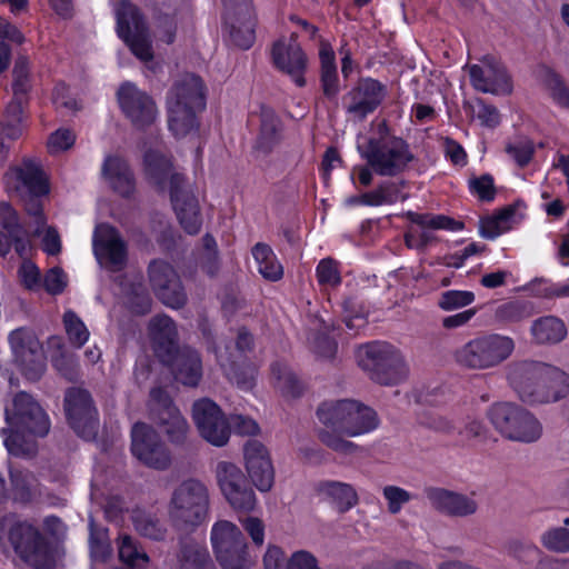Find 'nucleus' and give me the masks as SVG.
Returning a JSON list of instances; mask_svg holds the SVG:
<instances>
[{"mask_svg": "<svg viewBox=\"0 0 569 569\" xmlns=\"http://www.w3.org/2000/svg\"><path fill=\"white\" fill-rule=\"evenodd\" d=\"M150 280L159 299L171 308H180L186 302V293L170 264L153 261L149 267Z\"/></svg>", "mask_w": 569, "mask_h": 569, "instance_id": "nucleus-28", "label": "nucleus"}, {"mask_svg": "<svg viewBox=\"0 0 569 569\" xmlns=\"http://www.w3.org/2000/svg\"><path fill=\"white\" fill-rule=\"evenodd\" d=\"M516 349L515 340L501 333H482L468 340L453 353L456 362L471 370H490L507 361Z\"/></svg>", "mask_w": 569, "mask_h": 569, "instance_id": "nucleus-8", "label": "nucleus"}, {"mask_svg": "<svg viewBox=\"0 0 569 569\" xmlns=\"http://www.w3.org/2000/svg\"><path fill=\"white\" fill-rule=\"evenodd\" d=\"M194 423L201 437L216 447L224 446L230 437V429L221 409L209 399L194 402L192 409Z\"/></svg>", "mask_w": 569, "mask_h": 569, "instance_id": "nucleus-23", "label": "nucleus"}, {"mask_svg": "<svg viewBox=\"0 0 569 569\" xmlns=\"http://www.w3.org/2000/svg\"><path fill=\"white\" fill-rule=\"evenodd\" d=\"M93 254L98 263L109 270L117 271L127 262V244L116 228L110 224H98L92 237Z\"/></svg>", "mask_w": 569, "mask_h": 569, "instance_id": "nucleus-20", "label": "nucleus"}, {"mask_svg": "<svg viewBox=\"0 0 569 569\" xmlns=\"http://www.w3.org/2000/svg\"><path fill=\"white\" fill-rule=\"evenodd\" d=\"M150 411L171 442H181L186 438L188 423L163 389L151 390Z\"/></svg>", "mask_w": 569, "mask_h": 569, "instance_id": "nucleus-26", "label": "nucleus"}, {"mask_svg": "<svg viewBox=\"0 0 569 569\" xmlns=\"http://www.w3.org/2000/svg\"><path fill=\"white\" fill-rule=\"evenodd\" d=\"M207 551L198 546L186 549L182 553L181 569H209Z\"/></svg>", "mask_w": 569, "mask_h": 569, "instance_id": "nucleus-61", "label": "nucleus"}, {"mask_svg": "<svg viewBox=\"0 0 569 569\" xmlns=\"http://www.w3.org/2000/svg\"><path fill=\"white\" fill-rule=\"evenodd\" d=\"M131 451L146 466L163 470L171 458L156 431L143 422H137L131 430Z\"/></svg>", "mask_w": 569, "mask_h": 569, "instance_id": "nucleus-19", "label": "nucleus"}, {"mask_svg": "<svg viewBox=\"0 0 569 569\" xmlns=\"http://www.w3.org/2000/svg\"><path fill=\"white\" fill-rule=\"evenodd\" d=\"M118 552L120 560L128 569H147L149 558L138 549L131 537L127 535L119 537Z\"/></svg>", "mask_w": 569, "mask_h": 569, "instance_id": "nucleus-41", "label": "nucleus"}, {"mask_svg": "<svg viewBox=\"0 0 569 569\" xmlns=\"http://www.w3.org/2000/svg\"><path fill=\"white\" fill-rule=\"evenodd\" d=\"M252 256L258 264L260 274L269 281H278L283 276L282 264L279 262L272 249L263 243H257L252 249Z\"/></svg>", "mask_w": 569, "mask_h": 569, "instance_id": "nucleus-38", "label": "nucleus"}, {"mask_svg": "<svg viewBox=\"0 0 569 569\" xmlns=\"http://www.w3.org/2000/svg\"><path fill=\"white\" fill-rule=\"evenodd\" d=\"M511 210H505L496 216L483 218L480 220V234L487 239H495L509 230Z\"/></svg>", "mask_w": 569, "mask_h": 569, "instance_id": "nucleus-42", "label": "nucleus"}, {"mask_svg": "<svg viewBox=\"0 0 569 569\" xmlns=\"http://www.w3.org/2000/svg\"><path fill=\"white\" fill-rule=\"evenodd\" d=\"M149 336L153 343L154 352L161 361H167L166 358L171 357L177 350V329L169 317L157 316L152 318L149 325Z\"/></svg>", "mask_w": 569, "mask_h": 569, "instance_id": "nucleus-33", "label": "nucleus"}, {"mask_svg": "<svg viewBox=\"0 0 569 569\" xmlns=\"http://www.w3.org/2000/svg\"><path fill=\"white\" fill-rule=\"evenodd\" d=\"M386 96L385 87L373 79H365L347 97V112L352 120L360 121L373 112Z\"/></svg>", "mask_w": 569, "mask_h": 569, "instance_id": "nucleus-27", "label": "nucleus"}, {"mask_svg": "<svg viewBox=\"0 0 569 569\" xmlns=\"http://www.w3.org/2000/svg\"><path fill=\"white\" fill-rule=\"evenodd\" d=\"M7 427L1 430L3 445L11 456L30 457L37 450L36 437L49 432L48 415L33 397L24 391L11 393L4 400Z\"/></svg>", "mask_w": 569, "mask_h": 569, "instance_id": "nucleus-2", "label": "nucleus"}, {"mask_svg": "<svg viewBox=\"0 0 569 569\" xmlns=\"http://www.w3.org/2000/svg\"><path fill=\"white\" fill-rule=\"evenodd\" d=\"M403 189L405 182H387L360 197L350 198L347 202L371 207L390 206L408 198Z\"/></svg>", "mask_w": 569, "mask_h": 569, "instance_id": "nucleus-35", "label": "nucleus"}, {"mask_svg": "<svg viewBox=\"0 0 569 569\" xmlns=\"http://www.w3.org/2000/svg\"><path fill=\"white\" fill-rule=\"evenodd\" d=\"M37 228L34 234L42 236L41 248L49 256H56L61 251V240L59 233L52 228H44V219L42 214L33 216Z\"/></svg>", "mask_w": 569, "mask_h": 569, "instance_id": "nucleus-44", "label": "nucleus"}, {"mask_svg": "<svg viewBox=\"0 0 569 569\" xmlns=\"http://www.w3.org/2000/svg\"><path fill=\"white\" fill-rule=\"evenodd\" d=\"M317 415L325 427L319 433L320 440L342 455H355L361 450L358 445L343 437H358L378 427L376 412L355 400L325 402Z\"/></svg>", "mask_w": 569, "mask_h": 569, "instance_id": "nucleus-1", "label": "nucleus"}, {"mask_svg": "<svg viewBox=\"0 0 569 569\" xmlns=\"http://www.w3.org/2000/svg\"><path fill=\"white\" fill-rule=\"evenodd\" d=\"M468 72L472 87L478 91L498 96L512 92L511 77L506 67L495 57L482 58L480 63L469 66Z\"/></svg>", "mask_w": 569, "mask_h": 569, "instance_id": "nucleus-18", "label": "nucleus"}, {"mask_svg": "<svg viewBox=\"0 0 569 569\" xmlns=\"http://www.w3.org/2000/svg\"><path fill=\"white\" fill-rule=\"evenodd\" d=\"M316 274L319 283L326 287L333 288L341 282L338 266L331 259L321 260L317 266Z\"/></svg>", "mask_w": 569, "mask_h": 569, "instance_id": "nucleus-56", "label": "nucleus"}, {"mask_svg": "<svg viewBox=\"0 0 569 569\" xmlns=\"http://www.w3.org/2000/svg\"><path fill=\"white\" fill-rule=\"evenodd\" d=\"M506 552L508 556L523 563L532 562L541 553L537 546L522 540L509 541L506 546Z\"/></svg>", "mask_w": 569, "mask_h": 569, "instance_id": "nucleus-46", "label": "nucleus"}, {"mask_svg": "<svg viewBox=\"0 0 569 569\" xmlns=\"http://www.w3.org/2000/svg\"><path fill=\"white\" fill-rule=\"evenodd\" d=\"M117 96L120 109L134 127L144 128L156 121L158 110L153 99L134 83H122Z\"/></svg>", "mask_w": 569, "mask_h": 569, "instance_id": "nucleus-22", "label": "nucleus"}, {"mask_svg": "<svg viewBox=\"0 0 569 569\" xmlns=\"http://www.w3.org/2000/svg\"><path fill=\"white\" fill-rule=\"evenodd\" d=\"M176 380L186 386H197L202 377V363L197 351L191 349L176 350L166 358Z\"/></svg>", "mask_w": 569, "mask_h": 569, "instance_id": "nucleus-32", "label": "nucleus"}, {"mask_svg": "<svg viewBox=\"0 0 569 569\" xmlns=\"http://www.w3.org/2000/svg\"><path fill=\"white\" fill-rule=\"evenodd\" d=\"M241 526L251 538L252 542L260 547L264 542L266 527L258 517H246L240 520Z\"/></svg>", "mask_w": 569, "mask_h": 569, "instance_id": "nucleus-64", "label": "nucleus"}, {"mask_svg": "<svg viewBox=\"0 0 569 569\" xmlns=\"http://www.w3.org/2000/svg\"><path fill=\"white\" fill-rule=\"evenodd\" d=\"M358 365L370 373L373 381L393 386L408 377V366L401 353L385 342L365 345L357 350Z\"/></svg>", "mask_w": 569, "mask_h": 569, "instance_id": "nucleus-11", "label": "nucleus"}, {"mask_svg": "<svg viewBox=\"0 0 569 569\" xmlns=\"http://www.w3.org/2000/svg\"><path fill=\"white\" fill-rule=\"evenodd\" d=\"M409 219L415 226L410 227L405 234V243L409 249L417 251L425 250L436 241L433 230H459L461 223L446 216L418 214L408 212Z\"/></svg>", "mask_w": 569, "mask_h": 569, "instance_id": "nucleus-24", "label": "nucleus"}, {"mask_svg": "<svg viewBox=\"0 0 569 569\" xmlns=\"http://www.w3.org/2000/svg\"><path fill=\"white\" fill-rule=\"evenodd\" d=\"M67 284L68 277L59 267L49 269L42 279V288L50 295L61 293Z\"/></svg>", "mask_w": 569, "mask_h": 569, "instance_id": "nucleus-59", "label": "nucleus"}, {"mask_svg": "<svg viewBox=\"0 0 569 569\" xmlns=\"http://www.w3.org/2000/svg\"><path fill=\"white\" fill-rule=\"evenodd\" d=\"M133 522L137 531H139L144 537L159 540L164 536V529L151 515L138 512L133 517Z\"/></svg>", "mask_w": 569, "mask_h": 569, "instance_id": "nucleus-49", "label": "nucleus"}, {"mask_svg": "<svg viewBox=\"0 0 569 569\" xmlns=\"http://www.w3.org/2000/svg\"><path fill=\"white\" fill-rule=\"evenodd\" d=\"M24 103L26 97H16L13 94V98L8 103L4 112V126L2 128L3 136L10 139H16L21 134Z\"/></svg>", "mask_w": 569, "mask_h": 569, "instance_id": "nucleus-39", "label": "nucleus"}, {"mask_svg": "<svg viewBox=\"0 0 569 569\" xmlns=\"http://www.w3.org/2000/svg\"><path fill=\"white\" fill-rule=\"evenodd\" d=\"M76 141L74 133L66 128H60L52 132L47 141L49 153L58 154L70 149Z\"/></svg>", "mask_w": 569, "mask_h": 569, "instance_id": "nucleus-55", "label": "nucleus"}, {"mask_svg": "<svg viewBox=\"0 0 569 569\" xmlns=\"http://www.w3.org/2000/svg\"><path fill=\"white\" fill-rule=\"evenodd\" d=\"M496 318L500 322H518L525 319L528 315L526 311V307L520 302H506L503 305H500L496 309L495 313Z\"/></svg>", "mask_w": 569, "mask_h": 569, "instance_id": "nucleus-60", "label": "nucleus"}, {"mask_svg": "<svg viewBox=\"0 0 569 569\" xmlns=\"http://www.w3.org/2000/svg\"><path fill=\"white\" fill-rule=\"evenodd\" d=\"M531 335L539 345H553L566 338L567 328L559 318L547 316L533 321L531 325Z\"/></svg>", "mask_w": 569, "mask_h": 569, "instance_id": "nucleus-36", "label": "nucleus"}, {"mask_svg": "<svg viewBox=\"0 0 569 569\" xmlns=\"http://www.w3.org/2000/svg\"><path fill=\"white\" fill-rule=\"evenodd\" d=\"M272 375L276 379V388L283 395L295 397L299 393L297 379L291 371L286 368L273 367Z\"/></svg>", "mask_w": 569, "mask_h": 569, "instance_id": "nucleus-57", "label": "nucleus"}, {"mask_svg": "<svg viewBox=\"0 0 569 569\" xmlns=\"http://www.w3.org/2000/svg\"><path fill=\"white\" fill-rule=\"evenodd\" d=\"M540 542L543 548L551 552H569V529L562 527L549 528L542 532Z\"/></svg>", "mask_w": 569, "mask_h": 569, "instance_id": "nucleus-43", "label": "nucleus"}, {"mask_svg": "<svg viewBox=\"0 0 569 569\" xmlns=\"http://www.w3.org/2000/svg\"><path fill=\"white\" fill-rule=\"evenodd\" d=\"M102 173L109 186L121 196H129L134 189L132 173L127 162L117 156L106 158Z\"/></svg>", "mask_w": 569, "mask_h": 569, "instance_id": "nucleus-34", "label": "nucleus"}, {"mask_svg": "<svg viewBox=\"0 0 569 569\" xmlns=\"http://www.w3.org/2000/svg\"><path fill=\"white\" fill-rule=\"evenodd\" d=\"M473 300L475 295L471 291L449 290L441 295L438 306L442 310L450 311L469 306Z\"/></svg>", "mask_w": 569, "mask_h": 569, "instance_id": "nucleus-50", "label": "nucleus"}, {"mask_svg": "<svg viewBox=\"0 0 569 569\" xmlns=\"http://www.w3.org/2000/svg\"><path fill=\"white\" fill-rule=\"evenodd\" d=\"M9 539L17 555L29 566L44 569L52 563V555L47 541L31 525H14L10 530Z\"/></svg>", "mask_w": 569, "mask_h": 569, "instance_id": "nucleus-16", "label": "nucleus"}, {"mask_svg": "<svg viewBox=\"0 0 569 569\" xmlns=\"http://www.w3.org/2000/svg\"><path fill=\"white\" fill-rule=\"evenodd\" d=\"M318 498L339 512H347L359 501L357 490L352 485L335 480H325L317 485Z\"/></svg>", "mask_w": 569, "mask_h": 569, "instance_id": "nucleus-31", "label": "nucleus"}, {"mask_svg": "<svg viewBox=\"0 0 569 569\" xmlns=\"http://www.w3.org/2000/svg\"><path fill=\"white\" fill-rule=\"evenodd\" d=\"M209 509L210 493L207 485L199 479L189 478L172 490L167 512L176 527L188 529L206 522Z\"/></svg>", "mask_w": 569, "mask_h": 569, "instance_id": "nucleus-7", "label": "nucleus"}, {"mask_svg": "<svg viewBox=\"0 0 569 569\" xmlns=\"http://www.w3.org/2000/svg\"><path fill=\"white\" fill-rule=\"evenodd\" d=\"M286 569H321L317 558L307 550H298L287 559Z\"/></svg>", "mask_w": 569, "mask_h": 569, "instance_id": "nucleus-62", "label": "nucleus"}, {"mask_svg": "<svg viewBox=\"0 0 569 569\" xmlns=\"http://www.w3.org/2000/svg\"><path fill=\"white\" fill-rule=\"evenodd\" d=\"M272 60L282 72L288 73L297 86L305 84L302 73L307 59L299 43L292 38L281 39L273 44Z\"/></svg>", "mask_w": 569, "mask_h": 569, "instance_id": "nucleus-29", "label": "nucleus"}, {"mask_svg": "<svg viewBox=\"0 0 569 569\" xmlns=\"http://www.w3.org/2000/svg\"><path fill=\"white\" fill-rule=\"evenodd\" d=\"M382 496L387 502V509L391 515H398L403 506L412 499V495L409 491L393 485L383 487Z\"/></svg>", "mask_w": 569, "mask_h": 569, "instance_id": "nucleus-45", "label": "nucleus"}, {"mask_svg": "<svg viewBox=\"0 0 569 569\" xmlns=\"http://www.w3.org/2000/svg\"><path fill=\"white\" fill-rule=\"evenodd\" d=\"M3 180L6 190L24 202L29 214L42 212L40 198L49 193L50 187L39 160L24 158L6 172Z\"/></svg>", "mask_w": 569, "mask_h": 569, "instance_id": "nucleus-10", "label": "nucleus"}, {"mask_svg": "<svg viewBox=\"0 0 569 569\" xmlns=\"http://www.w3.org/2000/svg\"><path fill=\"white\" fill-rule=\"evenodd\" d=\"M202 270L210 277L214 276L219 269L217 258V243L211 236L203 238V253L200 258Z\"/></svg>", "mask_w": 569, "mask_h": 569, "instance_id": "nucleus-58", "label": "nucleus"}, {"mask_svg": "<svg viewBox=\"0 0 569 569\" xmlns=\"http://www.w3.org/2000/svg\"><path fill=\"white\" fill-rule=\"evenodd\" d=\"M52 103L57 109L74 111L79 108L78 101L70 94L69 88L63 83H58L52 92Z\"/></svg>", "mask_w": 569, "mask_h": 569, "instance_id": "nucleus-63", "label": "nucleus"}, {"mask_svg": "<svg viewBox=\"0 0 569 569\" xmlns=\"http://www.w3.org/2000/svg\"><path fill=\"white\" fill-rule=\"evenodd\" d=\"M487 416L495 430L506 440L530 445L542 438L541 421L531 411L516 403H495Z\"/></svg>", "mask_w": 569, "mask_h": 569, "instance_id": "nucleus-9", "label": "nucleus"}, {"mask_svg": "<svg viewBox=\"0 0 569 569\" xmlns=\"http://www.w3.org/2000/svg\"><path fill=\"white\" fill-rule=\"evenodd\" d=\"M378 138L359 136L357 149L379 176H397L413 161L409 144L401 138L387 133L383 122L378 124Z\"/></svg>", "mask_w": 569, "mask_h": 569, "instance_id": "nucleus-6", "label": "nucleus"}, {"mask_svg": "<svg viewBox=\"0 0 569 569\" xmlns=\"http://www.w3.org/2000/svg\"><path fill=\"white\" fill-rule=\"evenodd\" d=\"M211 545L217 561L223 569H250L253 559L248 543L238 526L229 520H219L211 528Z\"/></svg>", "mask_w": 569, "mask_h": 569, "instance_id": "nucleus-12", "label": "nucleus"}, {"mask_svg": "<svg viewBox=\"0 0 569 569\" xmlns=\"http://www.w3.org/2000/svg\"><path fill=\"white\" fill-rule=\"evenodd\" d=\"M143 171L148 182L159 191L168 190L172 208L181 227L194 234L201 227L199 202L183 176L172 164L171 158L158 148L143 157Z\"/></svg>", "mask_w": 569, "mask_h": 569, "instance_id": "nucleus-3", "label": "nucleus"}, {"mask_svg": "<svg viewBox=\"0 0 569 569\" xmlns=\"http://www.w3.org/2000/svg\"><path fill=\"white\" fill-rule=\"evenodd\" d=\"M66 413L72 429L82 438H94L97 410L90 395L82 389H70L66 395Z\"/></svg>", "mask_w": 569, "mask_h": 569, "instance_id": "nucleus-25", "label": "nucleus"}, {"mask_svg": "<svg viewBox=\"0 0 569 569\" xmlns=\"http://www.w3.org/2000/svg\"><path fill=\"white\" fill-rule=\"evenodd\" d=\"M224 26L234 46L248 49L254 41L252 0H222Z\"/></svg>", "mask_w": 569, "mask_h": 569, "instance_id": "nucleus-17", "label": "nucleus"}, {"mask_svg": "<svg viewBox=\"0 0 569 569\" xmlns=\"http://www.w3.org/2000/svg\"><path fill=\"white\" fill-rule=\"evenodd\" d=\"M428 499L437 510L449 516L468 517L476 513L478 509V502L473 496L445 489L429 490Z\"/></svg>", "mask_w": 569, "mask_h": 569, "instance_id": "nucleus-30", "label": "nucleus"}, {"mask_svg": "<svg viewBox=\"0 0 569 569\" xmlns=\"http://www.w3.org/2000/svg\"><path fill=\"white\" fill-rule=\"evenodd\" d=\"M508 378L519 398L531 406L556 402L569 393V376L545 362H517Z\"/></svg>", "mask_w": 569, "mask_h": 569, "instance_id": "nucleus-4", "label": "nucleus"}, {"mask_svg": "<svg viewBox=\"0 0 569 569\" xmlns=\"http://www.w3.org/2000/svg\"><path fill=\"white\" fill-rule=\"evenodd\" d=\"M280 139V121L272 110L262 109L258 148L269 151Z\"/></svg>", "mask_w": 569, "mask_h": 569, "instance_id": "nucleus-40", "label": "nucleus"}, {"mask_svg": "<svg viewBox=\"0 0 569 569\" xmlns=\"http://www.w3.org/2000/svg\"><path fill=\"white\" fill-rule=\"evenodd\" d=\"M216 479L221 495L232 510L251 512L256 509L258 505L257 495L237 465L229 461L218 462Z\"/></svg>", "mask_w": 569, "mask_h": 569, "instance_id": "nucleus-13", "label": "nucleus"}, {"mask_svg": "<svg viewBox=\"0 0 569 569\" xmlns=\"http://www.w3.org/2000/svg\"><path fill=\"white\" fill-rule=\"evenodd\" d=\"M63 322L67 335L71 342L81 347L89 339V331L84 323L72 311H67L63 316Z\"/></svg>", "mask_w": 569, "mask_h": 569, "instance_id": "nucleus-47", "label": "nucleus"}, {"mask_svg": "<svg viewBox=\"0 0 569 569\" xmlns=\"http://www.w3.org/2000/svg\"><path fill=\"white\" fill-rule=\"evenodd\" d=\"M114 12L119 37L141 62L151 63L153 60L151 40L137 8L130 2L121 1L116 6Z\"/></svg>", "mask_w": 569, "mask_h": 569, "instance_id": "nucleus-14", "label": "nucleus"}, {"mask_svg": "<svg viewBox=\"0 0 569 569\" xmlns=\"http://www.w3.org/2000/svg\"><path fill=\"white\" fill-rule=\"evenodd\" d=\"M30 89L29 61L24 58L17 60L13 68L12 90L16 97H26Z\"/></svg>", "mask_w": 569, "mask_h": 569, "instance_id": "nucleus-54", "label": "nucleus"}, {"mask_svg": "<svg viewBox=\"0 0 569 569\" xmlns=\"http://www.w3.org/2000/svg\"><path fill=\"white\" fill-rule=\"evenodd\" d=\"M20 283L30 291L42 288V278L39 268L30 260H24L18 269Z\"/></svg>", "mask_w": 569, "mask_h": 569, "instance_id": "nucleus-51", "label": "nucleus"}, {"mask_svg": "<svg viewBox=\"0 0 569 569\" xmlns=\"http://www.w3.org/2000/svg\"><path fill=\"white\" fill-rule=\"evenodd\" d=\"M13 361L29 380H38L46 370V356L33 330L18 328L8 336Z\"/></svg>", "mask_w": 569, "mask_h": 569, "instance_id": "nucleus-15", "label": "nucleus"}, {"mask_svg": "<svg viewBox=\"0 0 569 569\" xmlns=\"http://www.w3.org/2000/svg\"><path fill=\"white\" fill-rule=\"evenodd\" d=\"M319 59L323 91L327 96H335L338 92L336 56L332 46L326 40L320 41Z\"/></svg>", "mask_w": 569, "mask_h": 569, "instance_id": "nucleus-37", "label": "nucleus"}, {"mask_svg": "<svg viewBox=\"0 0 569 569\" xmlns=\"http://www.w3.org/2000/svg\"><path fill=\"white\" fill-rule=\"evenodd\" d=\"M470 193L481 201H491L495 199L496 189L493 178L490 174L471 177L468 180Z\"/></svg>", "mask_w": 569, "mask_h": 569, "instance_id": "nucleus-48", "label": "nucleus"}, {"mask_svg": "<svg viewBox=\"0 0 569 569\" xmlns=\"http://www.w3.org/2000/svg\"><path fill=\"white\" fill-rule=\"evenodd\" d=\"M204 106L203 84L199 77L184 74L177 80L167 98L170 132L177 139L194 136L199 129L197 114Z\"/></svg>", "mask_w": 569, "mask_h": 569, "instance_id": "nucleus-5", "label": "nucleus"}, {"mask_svg": "<svg viewBox=\"0 0 569 569\" xmlns=\"http://www.w3.org/2000/svg\"><path fill=\"white\" fill-rule=\"evenodd\" d=\"M33 482V477L29 472L21 470L11 471V485L13 499L27 501L31 497L30 488Z\"/></svg>", "mask_w": 569, "mask_h": 569, "instance_id": "nucleus-53", "label": "nucleus"}, {"mask_svg": "<svg viewBox=\"0 0 569 569\" xmlns=\"http://www.w3.org/2000/svg\"><path fill=\"white\" fill-rule=\"evenodd\" d=\"M243 463L252 486L261 493L271 491L276 471L267 447L258 440H248L243 447Z\"/></svg>", "mask_w": 569, "mask_h": 569, "instance_id": "nucleus-21", "label": "nucleus"}, {"mask_svg": "<svg viewBox=\"0 0 569 569\" xmlns=\"http://www.w3.org/2000/svg\"><path fill=\"white\" fill-rule=\"evenodd\" d=\"M506 151L519 166H526L532 158L533 143L528 138H517L507 144Z\"/></svg>", "mask_w": 569, "mask_h": 569, "instance_id": "nucleus-52", "label": "nucleus"}]
</instances>
